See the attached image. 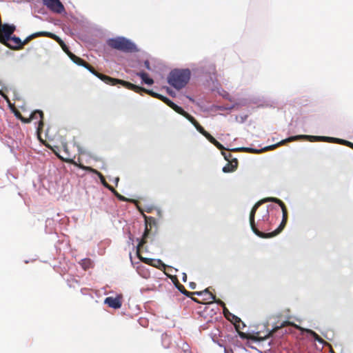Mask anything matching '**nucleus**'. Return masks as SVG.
<instances>
[{
	"label": "nucleus",
	"mask_w": 353,
	"mask_h": 353,
	"mask_svg": "<svg viewBox=\"0 0 353 353\" xmlns=\"http://www.w3.org/2000/svg\"><path fill=\"white\" fill-rule=\"evenodd\" d=\"M190 77L191 71L189 68H174L169 72L167 82L171 87L179 90L186 86Z\"/></svg>",
	"instance_id": "1"
},
{
	"label": "nucleus",
	"mask_w": 353,
	"mask_h": 353,
	"mask_svg": "<svg viewBox=\"0 0 353 353\" xmlns=\"http://www.w3.org/2000/svg\"><path fill=\"white\" fill-rule=\"evenodd\" d=\"M107 44L112 49L118 50L125 53L139 52V49L134 41L123 36L108 39L107 40Z\"/></svg>",
	"instance_id": "2"
},
{
	"label": "nucleus",
	"mask_w": 353,
	"mask_h": 353,
	"mask_svg": "<svg viewBox=\"0 0 353 353\" xmlns=\"http://www.w3.org/2000/svg\"><path fill=\"white\" fill-rule=\"evenodd\" d=\"M16 30V26L13 24L4 23L1 28H0V43L10 48H13L9 43V41H12L16 44L15 49L20 48L23 44V41L15 35H12V33Z\"/></svg>",
	"instance_id": "3"
},
{
	"label": "nucleus",
	"mask_w": 353,
	"mask_h": 353,
	"mask_svg": "<svg viewBox=\"0 0 353 353\" xmlns=\"http://www.w3.org/2000/svg\"><path fill=\"white\" fill-rule=\"evenodd\" d=\"M262 201L263 202L275 203L281 207V210H282V214H283L282 220H281V222L279 224V225L274 231H272L271 232H268V233H265V234L263 235L265 239L272 238V237L277 236L279 234H280L283 231L284 228L285 227V225L288 221V210H287L286 206L284 204V203L281 199H279L276 197H272V196L265 197V198L263 199Z\"/></svg>",
	"instance_id": "4"
},
{
	"label": "nucleus",
	"mask_w": 353,
	"mask_h": 353,
	"mask_svg": "<svg viewBox=\"0 0 353 353\" xmlns=\"http://www.w3.org/2000/svg\"><path fill=\"white\" fill-rule=\"evenodd\" d=\"M156 99H158L165 103L168 106L172 108L176 113L183 116L186 119H188L193 125H195L197 121L194 119L193 116L185 112L181 106L178 105L175 103H174L171 99H170L168 97L164 96L161 94L157 93L156 92H150Z\"/></svg>",
	"instance_id": "5"
},
{
	"label": "nucleus",
	"mask_w": 353,
	"mask_h": 353,
	"mask_svg": "<svg viewBox=\"0 0 353 353\" xmlns=\"http://www.w3.org/2000/svg\"><path fill=\"white\" fill-rule=\"evenodd\" d=\"M308 138L310 139V141H311V142L325 141V142H328V143H334L344 145L345 146L350 148L351 149L353 148V143L352 142L349 141L347 140L343 139H340V138L326 137V136H315V135H310V137H309Z\"/></svg>",
	"instance_id": "6"
},
{
	"label": "nucleus",
	"mask_w": 353,
	"mask_h": 353,
	"mask_svg": "<svg viewBox=\"0 0 353 353\" xmlns=\"http://www.w3.org/2000/svg\"><path fill=\"white\" fill-rule=\"evenodd\" d=\"M309 137H310V135H308V134H299V135L290 136L285 139L281 140V141H279L276 143L272 144V145H270L268 146H265V147L261 148V153L268 151V150H270L275 149L278 146H279L285 143L290 142V141H298V140H305V141H310V139L307 138Z\"/></svg>",
	"instance_id": "7"
},
{
	"label": "nucleus",
	"mask_w": 353,
	"mask_h": 353,
	"mask_svg": "<svg viewBox=\"0 0 353 353\" xmlns=\"http://www.w3.org/2000/svg\"><path fill=\"white\" fill-rule=\"evenodd\" d=\"M119 83L122 86L125 87V88L132 90L137 93L141 94V92H145V93L150 94L151 97L156 98L152 94H151L150 92H154L152 90L146 89L142 86L135 85L132 83H130L127 81L121 80V79H117V84Z\"/></svg>",
	"instance_id": "8"
},
{
	"label": "nucleus",
	"mask_w": 353,
	"mask_h": 353,
	"mask_svg": "<svg viewBox=\"0 0 353 353\" xmlns=\"http://www.w3.org/2000/svg\"><path fill=\"white\" fill-rule=\"evenodd\" d=\"M44 6L54 13L61 14L65 11L64 6L60 0H41Z\"/></svg>",
	"instance_id": "9"
},
{
	"label": "nucleus",
	"mask_w": 353,
	"mask_h": 353,
	"mask_svg": "<svg viewBox=\"0 0 353 353\" xmlns=\"http://www.w3.org/2000/svg\"><path fill=\"white\" fill-rule=\"evenodd\" d=\"M264 203L262 199L259 201H258L254 206L253 208H252L251 210V212H250V227H251V229H252V231L259 237H261V238H264V234L265 233L264 232H260L259 230H258L257 229L255 228L254 227V216H255V213H256V211L257 210L258 208L259 207V205Z\"/></svg>",
	"instance_id": "10"
},
{
	"label": "nucleus",
	"mask_w": 353,
	"mask_h": 353,
	"mask_svg": "<svg viewBox=\"0 0 353 353\" xmlns=\"http://www.w3.org/2000/svg\"><path fill=\"white\" fill-rule=\"evenodd\" d=\"M103 303L107 305L108 307L117 310L121 308L122 305V302L121 301V297L119 296L116 297L113 296H107L104 301Z\"/></svg>",
	"instance_id": "11"
},
{
	"label": "nucleus",
	"mask_w": 353,
	"mask_h": 353,
	"mask_svg": "<svg viewBox=\"0 0 353 353\" xmlns=\"http://www.w3.org/2000/svg\"><path fill=\"white\" fill-rule=\"evenodd\" d=\"M228 321H230L234 326L235 329L239 331L241 329H243L246 325L241 321V319L237 316L234 315L232 313H229Z\"/></svg>",
	"instance_id": "12"
},
{
	"label": "nucleus",
	"mask_w": 353,
	"mask_h": 353,
	"mask_svg": "<svg viewBox=\"0 0 353 353\" xmlns=\"http://www.w3.org/2000/svg\"><path fill=\"white\" fill-rule=\"evenodd\" d=\"M238 167V160L236 158L232 159L230 163H228L222 168V171L224 173H230L234 172Z\"/></svg>",
	"instance_id": "13"
},
{
	"label": "nucleus",
	"mask_w": 353,
	"mask_h": 353,
	"mask_svg": "<svg viewBox=\"0 0 353 353\" xmlns=\"http://www.w3.org/2000/svg\"><path fill=\"white\" fill-rule=\"evenodd\" d=\"M136 75L139 77L141 79V83L152 85L154 83V80L150 75L145 71H140L136 73Z\"/></svg>",
	"instance_id": "14"
},
{
	"label": "nucleus",
	"mask_w": 353,
	"mask_h": 353,
	"mask_svg": "<svg viewBox=\"0 0 353 353\" xmlns=\"http://www.w3.org/2000/svg\"><path fill=\"white\" fill-rule=\"evenodd\" d=\"M201 293H202V296L204 297V299H205V300H212L215 303L223 304V302L221 300L217 299L215 295L212 294L209 291L208 288H205V290H202Z\"/></svg>",
	"instance_id": "15"
},
{
	"label": "nucleus",
	"mask_w": 353,
	"mask_h": 353,
	"mask_svg": "<svg viewBox=\"0 0 353 353\" xmlns=\"http://www.w3.org/2000/svg\"><path fill=\"white\" fill-rule=\"evenodd\" d=\"M96 77L107 84L112 85L117 84V79L112 78L106 74H103L97 72Z\"/></svg>",
	"instance_id": "16"
},
{
	"label": "nucleus",
	"mask_w": 353,
	"mask_h": 353,
	"mask_svg": "<svg viewBox=\"0 0 353 353\" xmlns=\"http://www.w3.org/2000/svg\"><path fill=\"white\" fill-rule=\"evenodd\" d=\"M232 151L235 152H250L252 154H261V149H257L252 147H238L231 149Z\"/></svg>",
	"instance_id": "17"
},
{
	"label": "nucleus",
	"mask_w": 353,
	"mask_h": 353,
	"mask_svg": "<svg viewBox=\"0 0 353 353\" xmlns=\"http://www.w3.org/2000/svg\"><path fill=\"white\" fill-rule=\"evenodd\" d=\"M201 73L206 74V77H208L211 81L213 80L212 75L214 74V66L213 65H208L207 66V68L205 69V67L201 66L199 69Z\"/></svg>",
	"instance_id": "18"
},
{
	"label": "nucleus",
	"mask_w": 353,
	"mask_h": 353,
	"mask_svg": "<svg viewBox=\"0 0 353 353\" xmlns=\"http://www.w3.org/2000/svg\"><path fill=\"white\" fill-rule=\"evenodd\" d=\"M46 35H54V33H52L50 32L47 31H39L34 33L31 34L30 35L28 36L24 40H23V44L27 43L30 39L37 37H45Z\"/></svg>",
	"instance_id": "19"
},
{
	"label": "nucleus",
	"mask_w": 353,
	"mask_h": 353,
	"mask_svg": "<svg viewBox=\"0 0 353 353\" xmlns=\"http://www.w3.org/2000/svg\"><path fill=\"white\" fill-rule=\"evenodd\" d=\"M305 333L311 337L314 341L319 342V343L323 344V339H321L314 331L311 329L305 328L303 329Z\"/></svg>",
	"instance_id": "20"
},
{
	"label": "nucleus",
	"mask_w": 353,
	"mask_h": 353,
	"mask_svg": "<svg viewBox=\"0 0 353 353\" xmlns=\"http://www.w3.org/2000/svg\"><path fill=\"white\" fill-rule=\"evenodd\" d=\"M0 85L1 86V89H0V94L8 102L9 105H10V99L5 94L4 92H8L9 90H11V88L6 85L2 81H0Z\"/></svg>",
	"instance_id": "21"
},
{
	"label": "nucleus",
	"mask_w": 353,
	"mask_h": 353,
	"mask_svg": "<svg viewBox=\"0 0 353 353\" xmlns=\"http://www.w3.org/2000/svg\"><path fill=\"white\" fill-rule=\"evenodd\" d=\"M152 266L157 268L159 270H165L166 268H172V266L165 264L161 259H154Z\"/></svg>",
	"instance_id": "22"
},
{
	"label": "nucleus",
	"mask_w": 353,
	"mask_h": 353,
	"mask_svg": "<svg viewBox=\"0 0 353 353\" xmlns=\"http://www.w3.org/2000/svg\"><path fill=\"white\" fill-rule=\"evenodd\" d=\"M92 172L94 173H95L98 176L99 178L101 180V183L105 187L107 188L108 189H109L110 190H113V188L112 186H110V185H108L106 182H105V180L103 176V174L99 172V171L96 170H93L92 169Z\"/></svg>",
	"instance_id": "23"
},
{
	"label": "nucleus",
	"mask_w": 353,
	"mask_h": 353,
	"mask_svg": "<svg viewBox=\"0 0 353 353\" xmlns=\"http://www.w3.org/2000/svg\"><path fill=\"white\" fill-rule=\"evenodd\" d=\"M70 58L72 62L77 64V65L82 66L84 68L85 67V64H87L83 59L74 54H73L72 57Z\"/></svg>",
	"instance_id": "24"
},
{
	"label": "nucleus",
	"mask_w": 353,
	"mask_h": 353,
	"mask_svg": "<svg viewBox=\"0 0 353 353\" xmlns=\"http://www.w3.org/2000/svg\"><path fill=\"white\" fill-rule=\"evenodd\" d=\"M43 117V112L40 110H35L30 114V118L32 120L40 119L41 120Z\"/></svg>",
	"instance_id": "25"
},
{
	"label": "nucleus",
	"mask_w": 353,
	"mask_h": 353,
	"mask_svg": "<svg viewBox=\"0 0 353 353\" xmlns=\"http://www.w3.org/2000/svg\"><path fill=\"white\" fill-rule=\"evenodd\" d=\"M80 265L84 270L88 269L92 265V261L90 259H83L80 261Z\"/></svg>",
	"instance_id": "26"
},
{
	"label": "nucleus",
	"mask_w": 353,
	"mask_h": 353,
	"mask_svg": "<svg viewBox=\"0 0 353 353\" xmlns=\"http://www.w3.org/2000/svg\"><path fill=\"white\" fill-rule=\"evenodd\" d=\"M194 126L196 128V130L203 136H205V134H207L208 132L198 122L196 123L195 125Z\"/></svg>",
	"instance_id": "27"
},
{
	"label": "nucleus",
	"mask_w": 353,
	"mask_h": 353,
	"mask_svg": "<svg viewBox=\"0 0 353 353\" xmlns=\"http://www.w3.org/2000/svg\"><path fill=\"white\" fill-rule=\"evenodd\" d=\"M177 288L183 294H184L187 297H190V295L192 294V292L187 291L181 285L177 287Z\"/></svg>",
	"instance_id": "28"
},
{
	"label": "nucleus",
	"mask_w": 353,
	"mask_h": 353,
	"mask_svg": "<svg viewBox=\"0 0 353 353\" xmlns=\"http://www.w3.org/2000/svg\"><path fill=\"white\" fill-rule=\"evenodd\" d=\"M228 149L223 150L221 151V154L223 156L225 161H229L230 158L232 157V155L230 152L227 151Z\"/></svg>",
	"instance_id": "29"
},
{
	"label": "nucleus",
	"mask_w": 353,
	"mask_h": 353,
	"mask_svg": "<svg viewBox=\"0 0 353 353\" xmlns=\"http://www.w3.org/2000/svg\"><path fill=\"white\" fill-rule=\"evenodd\" d=\"M140 259L144 263L150 265H152V262L154 261L153 259L146 258V257H141Z\"/></svg>",
	"instance_id": "30"
},
{
	"label": "nucleus",
	"mask_w": 353,
	"mask_h": 353,
	"mask_svg": "<svg viewBox=\"0 0 353 353\" xmlns=\"http://www.w3.org/2000/svg\"><path fill=\"white\" fill-rule=\"evenodd\" d=\"M111 191L114 194V195L117 196V198L119 200L122 201H126V199H126L124 196H123V195H121V194H119V193H118L117 192H116L114 189H113V190H111Z\"/></svg>",
	"instance_id": "31"
},
{
	"label": "nucleus",
	"mask_w": 353,
	"mask_h": 353,
	"mask_svg": "<svg viewBox=\"0 0 353 353\" xmlns=\"http://www.w3.org/2000/svg\"><path fill=\"white\" fill-rule=\"evenodd\" d=\"M216 304L223 307V314H224L225 318L227 319H228V317H229L228 314H229V313H231V312L227 309V307H225V303H223V304H221V303H216Z\"/></svg>",
	"instance_id": "32"
},
{
	"label": "nucleus",
	"mask_w": 353,
	"mask_h": 353,
	"mask_svg": "<svg viewBox=\"0 0 353 353\" xmlns=\"http://www.w3.org/2000/svg\"><path fill=\"white\" fill-rule=\"evenodd\" d=\"M86 70H88L91 74H92L94 76H97V72H96L92 66L88 65V63L85 64V67H84Z\"/></svg>",
	"instance_id": "33"
},
{
	"label": "nucleus",
	"mask_w": 353,
	"mask_h": 353,
	"mask_svg": "<svg viewBox=\"0 0 353 353\" xmlns=\"http://www.w3.org/2000/svg\"><path fill=\"white\" fill-rule=\"evenodd\" d=\"M45 37H50L51 39H55L57 41H58L59 43H63L64 44L63 41L61 40V39L58 37L57 35L54 34V35H46Z\"/></svg>",
	"instance_id": "34"
},
{
	"label": "nucleus",
	"mask_w": 353,
	"mask_h": 353,
	"mask_svg": "<svg viewBox=\"0 0 353 353\" xmlns=\"http://www.w3.org/2000/svg\"><path fill=\"white\" fill-rule=\"evenodd\" d=\"M204 137L212 144L216 141L215 138H214L209 132H207Z\"/></svg>",
	"instance_id": "35"
},
{
	"label": "nucleus",
	"mask_w": 353,
	"mask_h": 353,
	"mask_svg": "<svg viewBox=\"0 0 353 353\" xmlns=\"http://www.w3.org/2000/svg\"><path fill=\"white\" fill-rule=\"evenodd\" d=\"M213 145H215L218 149L221 150V151L223 150H226V148H224V146L216 140Z\"/></svg>",
	"instance_id": "36"
},
{
	"label": "nucleus",
	"mask_w": 353,
	"mask_h": 353,
	"mask_svg": "<svg viewBox=\"0 0 353 353\" xmlns=\"http://www.w3.org/2000/svg\"><path fill=\"white\" fill-rule=\"evenodd\" d=\"M166 92L170 96L172 97H174L176 96L175 92L169 87H166Z\"/></svg>",
	"instance_id": "37"
},
{
	"label": "nucleus",
	"mask_w": 353,
	"mask_h": 353,
	"mask_svg": "<svg viewBox=\"0 0 353 353\" xmlns=\"http://www.w3.org/2000/svg\"><path fill=\"white\" fill-rule=\"evenodd\" d=\"M144 66L145 67V68L148 70H152V68L150 67V61L148 60L144 61Z\"/></svg>",
	"instance_id": "38"
},
{
	"label": "nucleus",
	"mask_w": 353,
	"mask_h": 353,
	"mask_svg": "<svg viewBox=\"0 0 353 353\" xmlns=\"http://www.w3.org/2000/svg\"><path fill=\"white\" fill-rule=\"evenodd\" d=\"M234 105H230V106H221L219 107L220 110H232Z\"/></svg>",
	"instance_id": "39"
},
{
	"label": "nucleus",
	"mask_w": 353,
	"mask_h": 353,
	"mask_svg": "<svg viewBox=\"0 0 353 353\" xmlns=\"http://www.w3.org/2000/svg\"><path fill=\"white\" fill-rule=\"evenodd\" d=\"M189 288L192 290H194L196 288V284L194 282L189 283Z\"/></svg>",
	"instance_id": "40"
},
{
	"label": "nucleus",
	"mask_w": 353,
	"mask_h": 353,
	"mask_svg": "<svg viewBox=\"0 0 353 353\" xmlns=\"http://www.w3.org/2000/svg\"><path fill=\"white\" fill-rule=\"evenodd\" d=\"M238 334L239 336V337L242 339H246V334L245 333L243 332H238Z\"/></svg>",
	"instance_id": "41"
},
{
	"label": "nucleus",
	"mask_w": 353,
	"mask_h": 353,
	"mask_svg": "<svg viewBox=\"0 0 353 353\" xmlns=\"http://www.w3.org/2000/svg\"><path fill=\"white\" fill-rule=\"evenodd\" d=\"M154 210V207L152 205L146 206V211L148 212H151Z\"/></svg>",
	"instance_id": "42"
},
{
	"label": "nucleus",
	"mask_w": 353,
	"mask_h": 353,
	"mask_svg": "<svg viewBox=\"0 0 353 353\" xmlns=\"http://www.w3.org/2000/svg\"><path fill=\"white\" fill-rule=\"evenodd\" d=\"M182 281L184 283L187 281V274L185 272L182 274Z\"/></svg>",
	"instance_id": "43"
},
{
	"label": "nucleus",
	"mask_w": 353,
	"mask_h": 353,
	"mask_svg": "<svg viewBox=\"0 0 353 353\" xmlns=\"http://www.w3.org/2000/svg\"><path fill=\"white\" fill-rule=\"evenodd\" d=\"M286 323H290V322H288V321H283V322L281 323V325L280 326H276V327H274V329H278V328H279V327H283V326H284Z\"/></svg>",
	"instance_id": "44"
},
{
	"label": "nucleus",
	"mask_w": 353,
	"mask_h": 353,
	"mask_svg": "<svg viewBox=\"0 0 353 353\" xmlns=\"http://www.w3.org/2000/svg\"><path fill=\"white\" fill-rule=\"evenodd\" d=\"M223 97L231 101V99L230 98V94L228 92H225V94L223 95Z\"/></svg>",
	"instance_id": "45"
},
{
	"label": "nucleus",
	"mask_w": 353,
	"mask_h": 353,
	"mask_svg": "<svg viewBox=\"0 0 353 353\" xmlns=\"http://www.w3.org/2000/svg\"><path fill=\"white\" fill-rule=\"evenodd\" d=\"M78 150L80 154L85 153V151L79 146H78Z\"/></svg>",
	"instance_id": "46"
},
{
	"label": "nucleus",
	"mask_w": 353,
	"mask_h": 353,
	"mask_svg": "<svg viewBox=\"0 0 353 353\" xmlns=\"http://www.w3.org/2000/svg\"><path fill=\"white\" fill-rule=\"evenodd\" d=\"M114 181V183H115V185H118V183H119V177H115V178L114 179V181Z\"/></svg>",
	"instance_id": "47"
},
{
	"label": "nucleus",
	"mask_w": 353,
	"mask_h": 353,
	"mask_svg": "<svg viewBox=\"0 0 353 353\" xmlns=\"http://www.w3.org/2000/svg\"><path fill=\"white\" fill-rule=\"evenodd\" d=\"M192 294H195V295H197V296H202L201 291H199V292H192Z\"/></svg>",
	"instance_id": "48"
},
{
	"label": "nucleus",
	"mask_w": 353,
	"mask_h": 353,
	"mask_svg": "<svg viewBox=\"0 0 353 353\" xmlns=\"http://www.w3.org/2000/svg\"><path fill=\"white\" fill-rule=\"evenodd\" d=\"M270 206H271V205H268V208H269ZM268 216H269V211H268V208H267L265 215L263 217H265V216L268 217Z\"/></svg>",
	"instance_id": "49"
},
{
	"label": "nucleus",
	"mask_w": 353,
	"mask_h": 353,
	"mask_svg": "<svg viewBox=\"0 0 353 353\" xmlns=\"http://www.w3.org/2000/svg\"><path fill=\"white\" fill-rule=\"evenodd\" d=\"M230 352H232V350H228L225 347H224V352L225 353H230Z\"/></svg>",
	"instance_id": "50"
},
{
	"label": "nucleus",
	"mask_w": 353,
	"mask_h": 353,
	"mask_svg": "<svg viewBox=\"0 0 353 353\" xmlns=\"http://www.w3.org/2000/svg\"><path fill=\"white\" fill-rule=\"evenodd\" d=\"M22 121H23V123H28V122H29V121H28V120H27V119H23V120H22Z\"/></svg>",
	"instance_id": "51"
},
{
	"label": "nucleus",
	"mask_w": 353,
	"mask_h": 353,
	"mask_svg": "<svg viewBox=\"0 0 353 353\" xmlns=\"http://www.w3.org/2000/svg\"><path fill=\"white\" fill-rule=\"evenodd\" d=\"M83 169H84V170H87L90 169V168H88V167H83Z\"/></svg>",
	"instance_id": "52"
},
{
	"label": "nucleus",
	"mask_w": 353,
	"mask_h": 353,
	"mask_svg": "<svg viewBox=\"0 0 353 353\" xmlns=\"http://www.w3.org/2000/svg\"><path fill=\"white\" fill-rule=\"evenodd\" d=\"M150 219L152 220V221H153L154 223L155 222V219H154V218H152V217H151Z\"/></svg>",
	"instance_id": "53"
},
{
	"label": "nucleus",
	"mask_w": 353,
	"mask_h": 353,
	"mask_svg": "<svg viewBox=\"0 0 353 353\" xmlns=\"http://www.w3.org/2000/svg\"><path fill=\"white\" fill-rule=\"evenodd\" d=\"M192 300H193L194 301H195V302H196V301H197V300H196V299H192Z\"/></svg>",
	"instance_id": "54"
}]
</instances>
